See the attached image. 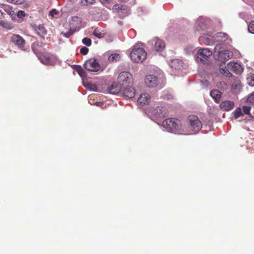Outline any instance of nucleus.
I'll return each instance as SVG.
<instances>
[{
	"label": "nucleus",
	"mask_w": 254,
	"mask_h": 254,
	"mask_svg": "<svg viewBox=\"0 0 254 254\" xmlns=\"http://www.w3.org/2000/svg\"><path fill=\"white\" fill-rule=\"evenodd\" d=\"M117 81L123 87L125 86L132 85L133 78L132 74L127 71L121 72L117 78Z\"/></svg>",
	"instance_id": "nucleus-5"
},
{
	"label": "nucleus",
	"mask_w": 254,
	"mask_h": 254,
	"mask_svg": "<svg viewBox=\"0 0 254 254\" xmlns=\"http://www.w3.org/2000/svg\"><path fill=\"white\" fill-rule=\"evenodd\" d=\"M4 11L11 17L13 21L16 20V15L15 12L12 10L10 6L7 5L4 7Z\"/></svg>",
	"instance_id": "nucleus-24"
},
{
	"label": "nucleus",
	"mask_w": 254,
	"mask_h": 254,
	"mask_svg": "<svg viewBox=\"0 0 254 254\" xmlns=\"http://www.w3.org/2000/svg\"><path fill=\"white\" fill-rule=\"evenodd\" d=\"M220 46H217L215 47L214 56L215 59L217 58L221 62L225 64L226 61L232 57L233 54L228 50L220 51Z\"/></svg>",
	"instance_id": "nucleus-3"
},
{
	"label": "nucleus",
	"mask_w": 254,
	"mask_h": 254,
	"mask_svg": "<svg viewBox=\"0 0 254 254\" xmlns=\"http://www.w3.org/2000/svg\"><path fill=\"white\" fill-rule=\"evenodd\" d=\"M249 84L251 86L254 85V79H253L251 82H249Z\"/></svg>",
	"instance_id": "nucleus-45"
},
{
	"label": "nucleus",
	"mask_w": 254,
	"mask_h": 254,
	"mask_svg": "<svg viewBox=\"0 0 254 254\" xmlns=\"http://www.w3.org/2000/svg\"><path fill=\"white\" fill-rule=\"evenodd\" d=\"M113 10H116L120 16L124 17L128 13V9L126 5L116 4L113 6Z\"/></svg>",
	"instance_id": "nucleus-12"
},
{
	"label": "nucleus",
	"mask_w": 254,
	"mask_h": 254,
	"mask_svg": "<svg viewBox=\"0 0 254 254\" xmlns=\"http://www.w3.org/2000/svg\"><path fill=\"white\" fill-rule=\"evenodd\" d=\"M228 68L234 71L236 74H240L243 71V68L240 64L234 62H230L227 64Z\"/></svg>",
	"instance_id": "nucleus-15"
},
{
	"label": "nucleus",
	"mask_w": 254,
	"mask_h": 254,
	"mask_svg": "<svg viewBox=\"0 0 254 254\" xmlns=\"http://www.w3.org/2000/svg\"><path fill=\"white\" fill-rule=\"evenodd\" d=\"M212 54V52L208 49H200L197 51L195 58L198 62L208 64Z\"/></svg>",
	"instance_id": "nucleus-4"
},
{
	"label": "nucleus",
	"mask_w": 254,
	"mask_h": 254,
	"mask_svg": "<svg viewBox=\"0 0 254 254\" xmlns=\"http://www.w3.org/2000/svg\"><path fill=\"white\" fill-rule=\"evenodd\" d=\"M243 114L244 113H243L241 108H237L234 112V117L235 119H237Z\"/></svg>",
	"instance_id": "nucleus-33"
},
{
	"label": "nucleus",
	"mask_w": 254,
	"mask_h": 254,
	"mask_svg": "<svg viewBox=\"0 0 254 254\" xmlns=\"http://www.w3.org/2000/svg\"><path fill=\"white\" fill-rule=\"evenodd\" d=\"M89 52V49L86 47H82L80 50V53L82 55H86L88 54Z\"/></svg>",
	"instance_id": "nucleus-40"
},
{
	"label": "nucleus",
	"mask_w": 254,
	"mask_h": 254,
	"mask_svg": "<svg viewBox=\"0 0 254 254\" xmlns=\"http://www.w3.org/2000/svg\"><path fill=\"white\" fill-rule=\"evenodd\" d=\"M196 29L199 30V29L204 30L206 28V24L204 23V21L202 19H198L196 22Z\"/></svg>",
	"instance_id": "nucleus-27"
},
{
	"label": "nucleus",
	"mask_w": 254,
	"mask_h": 254,
	"mask_svg": "<svg viewBox=\"0 0 254 254\" xmlns=\"http://www.w3.org/2000/svg\"><path fill=\"white\" fill-rule=\"evenodd\" d=\"M112 0H100L101 2L103 4L109 3Z\"/></svg>",
	"instance_id": "nucleus-44"
},
{
	"label": "nucleus",
	"mask_w": 254,
	"mask_h": 254,
	"mask_svg": "<svg viewBox=\"0 0 254 254\" xmlns=\"http://www.w3.org/2000/svg\"><path fill=\"white\" fill-rule=\"evenodd\" d=\"M144 82L146 86L148 87L154 88L158 86L159 88L161 87V83L162 79L153 74L148 75L145 77Z\"/></svg>",
	"instance_id": "nucleus-7"
},
{
	"label": "nucleus",
	"mask_w": 254,
	"mask_h": 254,
	"mask_svg": "<svg viewBox=\"0 0 254 254\" xmlns=\"http://www.w3.org/2000/svg\"><path fill=\"white\" fill-rule=\"evenodd\" d=\"M149 114L155 118L161 119L166 115V110L165 107L162 106L153 107L148 110Z\"/></svg>",
	"instance_id": "nucleus-9"
},
{
	"label": "nucleus",
	"mask_w": 254,
	"mask_h": 254,
	"mask_svg": "<svg viewBox=\"0 0 254 254\" xmlns=\"http://www.w3.org/2000/svg\"><path fill=\"white\" fill-rule=\"evenodd\" d=\"M162 126L166 129L167 131L175 133L181 129L180 121L176 119H167L162 123Z\"/></svg>",
	"instance_id": "nucleus-2"
},
{
	"label": "nucleus",
	"mask_w": 254,
	"mask_h": 254,
	"mask_svg": "<svg viewBox=\"0 0 254 254\" xmlns=\"http://www.w3.org/2000/svg\"><path fill=\"white\" fill-rule=\"evenodd\" d=\"M124 95L125 97L128 98H132L134 97L135 91L132 85L125 86L123 87L122 90Z\"/></svg>",
	"instance_id": "nucleus-13"
},
{
	"label": "nucleus",
	"mask_w": 254,
	"mask_h": 254,
	"mask_svg": "<svg viewBox=\"0 0 254 254\" xmlns=\"http://www.w3.org/2000/svg\"><path fill=\"white\" fill-rule=\"evenodd\" d=\"M93 35L98 38H103L104 37V34L101 33V32H98V31H97L96 30H95L94 31H93Z\"/></svg>",
	"instance_id": "nucleus-41"
},
{
	"label": "nucleus",
	"mask_w": 254,
	"mask_h": 254,
	"mask_svg": "<svg viewBox=\"0 0 254 254\" xmlns=\"http://www.w3.org/2000/svg\"><path fill=\"white\" fill-rule=\"evenodd\" d=\"M3 18V14L2 11L0 10V26L8 28V24L2 20Z\"/></svg>",
	"instance_id": "nucleus-31"
},
{
	"label": "nucleus",
	"mask_w": 254,
	"mask_h": 254,
	"mask_svg": "<svg viewBox=\"0 0 254 254\" xmlns=\"http://www.w3.org/2000/svg\"><path fill=\"white\" fill-rule=\"evenodd\" d=\"M247 102L254 106V93H252L248 96Z\"/></svg>",
	"instance_id": "nucleus-39"
},
{
	"label": "nucleus",
	"mask_w": 254,
	"mask_h": 254,
	"mask_svg": "<svg viewBox=\"0 0 254 254\" xmlns=\"http://www.w3.org/2000/svg\"><path fill=\"white\" fill-rule=\"evenodd\" d=\"M57 10L56 9H53L50 11L49 15L53 17L54 15L57 14Z\"/></svg>",
	"instance_id": "nucleus-43"
},
{
	"label": "nucleus",
	"mask_w": 254,
	"mask_h": 254,
	"mask_svg": "<svg viewBox=\"0 0 254 254\" xmlns=\"http://www.w3.org/2000/svg\"><path fill=\"white\" fill-rule=\"evenodd\" d=\"M11 42L18 49L26 51L24 48L26 44L25 40L18 34H13L11 37Z\"/></svg>",
	"instance_id": "nucleus-10"
},
{
	"label": "nucleus",
	"mask_w": 254,
	"mask_h": 254,
	"mask_svg": "<svg viewBox=\"0 0 254 254\" xmlns=\"http://www.w3.org/2000/svg\"><path fill=\"white\" fill-rule=\"evenodd\" d=\"M96 0H81L80 3L82 6H88L95 3Z\"/></svg>",
	"instance_id": "nucleus-32"
},
{
	"label": "nucleus",
	"mask_w": 254,
	"mask_h": 254,
	"mask_svg": "<svg viewBox=\"0 0 254 254\" xmlns=\"http://www.w3.org/2000/svg\"><path fill=\"white\" fill-rule=\"evenodd\" d=\"M122 88L121 85L117 82V83H113L112 85L109 86L107 90L109 93L116 95L122 91Z\"/></svg>",
	"instance_id": "nucleus-14"
},
{
	"label": "nucleus",
	"mask_w": 254,
	"mask_h": 254,
	"mask_svg": "<svg viewBox=\"0 0 254 254\" xmlns=\"http://www.w3.org/2000/svg\"><path fill=\"white\" fill-rule=\"evenodd\" d=\"M82 43L86 46H90L91 45L92 41L90 38L87 37L84 38L82 40Z\"/></svg>",
	"instance_id": "nucleus-35"
},
{
	"label": "nucleus",
	"mask_w": 254,
	"mask_h": 254,
	"mask_svg": "<svg viewBox=\"0 0 254 254\" xmlns=\"http://www.w3.org/2000/svg\"><path fill=\"white\" fill-rule=\"evenodd\" d=\"M40 62L46 65H53L55 63L54 57L49 53L42 54L37 55Z\"/></svg>",
	"instance_id": "nucleus-11"
},
{
	"label": "nucleus",
	"mask_w": 254,
	"mask_h": 254,
	"mask_svg": "<svg viewBox=\"0 0 254 254\" xmlns=\"http://www.w3.org/2000/svg\"><path fill=\"white\" fill-rule=\"evenodd\" d=\"M251 107L248 106H243L242 107V111L244 114L248 115L252 119H254V117L252 116V115L250 113Z\"/></svg>",
	"instance_id": "nucleus-29"
},
{
	"label": "nucleus",
	"mask_w": 254,
	"mask_h": 254,
	"mask_svg": "<svg viewBox=\"0 0 254 254\" xmlns=\"http://www.w3.org/2000/svg\"><path fill=\"white\" fill-rule=\"evenodd\" d=\"M46 45V43L43 42L36 41L34 42L31 46V48L35 54L39 55L40 53L39 48H43Z\"/></svg>",
	"instance_id": "nucleus-17"
},
{
	"label": "nucleus",
	"mask_w": 254,
	"mask_h": 254,
	"mask_svg": "<svg viewBox=\"0 0 254 254\" xmlns=\"http://www.w3.org/2000/svg\"><path fill=\"white\" fill-rule=\"evenodd\" d=\"M183 62L179 59H174L169 64L170 67L176 70L181 69L183 67Z\"/></svg>",
	"instance_id": "nucleus-21"
},
{
	"label": "nucleus",
	"mask_w": 254,
	"mask_h": 254,
	"mask_svg": "<svg viewBox=\"0 0 254 254\" xmlns=\"http://www.w3.org/2000/svg\"><path fill=\"white\" fill-rule=\"evenodd\" d=\"M162 97L163 99H166V100H172L174 98L173 95H172L170 93H164L162 95Z\"/></svg>",
	"instance_id": "nucleus-38"
},
{
	"label": "nucleus",
	"mask_w": 254,
	"mask_h": 254,
	"mask_svg": "<svg viewBox=\"0 0 254 254\" xmlns=\"http://www.w3.org/2000/svg\"><path fill=\"white\" fill-rule=\"evenodd\" d=\"M96 103L98 105H99L100 104H101V103L100 102H97Z\"/></svg>",
	"instance_id": "nucleus-46"
},
{
	"label": "nucleus",
	"mask_w": 254,
	"mask_h": 254,
	"mask_svg": "<svg viewBox=\"0 0 254 254\" xmlns=\"http://www.w3.org/2000/svg\"><path fill=\"white\" fill-rule=\"evenodd\" d=\"M16 16L18 18H23L25 15V13L24 11L19 10L18 11L17 14H16Z\"/></svg>",
	"instance_id": "nucleus-42"
},
{
	"label": "nucleus",
	"mask_w": 254,
	"mask_h": 254,
	"mask_svg": "<svg viewBox=\"0 0 254 254\" xmlns=\"http://www.w3.org/2000/svg\"><path fill=\"white\" fill-rule=\"evenodd\" d=\"M190 128L194 132H197L202 127V124L198 117L194 115H190L188 118Z\"/></svg>",
	"instance_id": "nucleus-8"
},
{
	"label": "nucleus",
	"mask_w": 254,
	"mask_h": 254,
	"mask_svg": "<svg viewBox=\"0 0 254 254\" xmlns=\"http://www.w3.org/2000/svg\"><path fill=\"white\" fill-rule=\"evenodd\" d=\"M234 106V103L233 101L225 100L223 101L220 104V108L224 111H230Z\"/></svg>",
	"instance_id": "nucleus-19"
},
{
	"label": "nucleus",
	"mask_w": 254,
	"mask_h": 254,
	"mask_svg": "<svg viewBox=\"0 0 254 254\" xmlns=\"http://www.w3.org/2000/svg\"><path fill=\"white\" fill-rule=\"evenodd\" d=\"M35 30L36 33L41 36L43 39H44L45 36L47 34V30L43 25H39L35 26Z\"/></svg>",
	"instance_id": "nucleus-23"
},
{
	"label": "nucleus",
	"mask_w": 254,
	"mask_h": 254,
	"mask_svg": "<svg viewBox=\"0 0 254 254\" xmlns=\"http://www.w3.org/2000/svg\"><path fill=\"white\" fill-rule=\"evenodd\" d=\"M150 101V96L149 94L145 93L141 94L138 98L137 103L140 106H144Z\"/></svg>",
	"instance_id": "nucleus-16"
},
{
	"label": "nucleus",
	"mask_w": 254,
	"mask_h": 254,
	"mask_svg": "<svg viewBox=\"0 0 254 254\" xmlns=\"http://www.w3.org/2000/svg\"><path fill=\"white\" fill-rule=\"evenodd\" d=\"M121 59V56L119 54H113L109 56L108 60L111 63H115L119 61Z\"/></svg>",
	"instance_id": "nucleus-26"
},
{
	"label": "nucleus",
	"mask_w": 254,
	"mask_h": 254,
	"mask_svg": "<svg viewBox=\"0 0 254 254\" xmlns=\"http://www.w3.org/2000/svg\"><path fill=\"white\" fill-rule=\"evenodd\" d=\"M76 71L81 77H87V75L86 72L83 69V68L81 66L78 65L76 68Z\"/></svg>",
	"instance_id": "nucleus-28"
},
{
	"label": "nucleus",
	"mask_w": 254,
	"mask_h": 254,
	"mask_svg": "<svg viewBox=\"0 0 254 254\" xmlns=\"http://www.w3.org/2000/svg\"><path fill=\"white\" fill-rule=\"evenodd\" d=\"M228 35L223 32H219L216 34V40L218 41L224 42L228 39Z\"/></svg>",
	"instance_id": "nucleus-25"
},
{
	"label": "nucleus",
	"mask_w": 254,
	"mask_h": 254,
	"mask_svg": "<svg viewBox=\"0 0 254 254\" xmlns=\"http://www.w3.org/2000/svg\"><path fill=\"white\" fill-rule=\"evenodd\" d=\"M153 41L154 43V45L156 51H162L164 50L165 47V44L164 41L157 38H155Z\"/></svg>",
	"instance_id": "nucleus-20"
},
{
	"label": "nucleus",
	"mask_w": 254,
	"mask_h": 254,
	"mask_svg": "<svg viewBox=\"0 0 254 254\" xmlns=\"http://www.w3.org/2000/svg\"><path fill=\"white\" fill-rule=\"evenodd\" d=\"M220 71L222 74L228 77H230L232 75V73L226 68H221Z\"/></svg>",
	"instance_id": "nucleus-34"
},
{
	"label": "nucleus",
	"mask_w": 254,
	"mask_h": 254,
	"mask_svg": "<svg viewBox=\"0 0 254 254\" xmlns=\"http://www.w3.org/2000/svg\"><path fill=\"white\" fill-rule=\"evenodd\" d=\"M248 31L250 33L254 34V21H251L248 25Z\"/></svg>",
	"instance_id": "nucleus-37"
},
{
	"label": "nucleus",
	"mask_w": 254,
	"mask_h": 254,
	"mask_svg": "<svg viewBox=\"0 0 254 254\" xmlns=\"http://www.w3.org/2000/svg\"><path fill=\"white\" fill-rule=\"evenodd\" d=\"M81 18L80 17L73 16L72 17L70 25L72 27V29H77V31H78L81 27Z\"/></svg>",
	"instance_id": "nucleus-18"
},
{
	"label": "nucleus",
	"mask_w": 254,
	"mask_h": 254,
	"mask_svg": "<svg viewBox=\"0 0 254 254\" xmlns=\"http://www.w3.org/2000/svg\"><path fill=\"white\" fill-rule=\"evenodd\" d=\"M84 67L86 70L92 72L102 71L103 70L99 63L94 58L87 60L84 64Z\"/></svg>",
	"instance_id": "nucleus-6"
},
{
	"label": "nucleus",
	"mask_w": 254,
	"mask_h": 254,
	"mask_svg": "<svg viewBox=\"0 0 254 254\" xmlns=\"http://www.w3.org/2000/svg\"><path fill=\"white\" fill-rule=\"evenodd\" d=\"M147 54L140 44H135L130 53L131 59L136 63H142L146 58Z\"/></svg>",
	"instance_id": "nucleus-1"
},
{
	"label": "nucleus",
	"mask_w": 254,
	"mask_h": 254,
	"mask_svg": "<svg viewBox=\"0 0 254 254\" xmlns=\"http://www.w3.org/2000/svg\"><path fill=\"white\" fill-rule=\"evenodd\" d=\"M7 2L19 5L24 3L25 0H6Z\"/></svg>",
	"instance_id": "nucleus-36"
},
{
	"label": "nucleus",
	"mask_w": 254,
	"mask_h": 254,
	"mask_svg": "<svg viewBox=\"0 0 254 254\" xmlns=\"http://www.w3.org/2000/svg\"><path fill=\"white\" fill-rule=\"evenodd\" d=\"M210 95L216 103L220 102L221 93L219 90L217 89L212 90L211 91Z\"/></svg>",
	"instance_id": "nucleus-22"
},
{
	"label": "nucleus",
	"mask_w": 254,
	"mask_h": 254,
	"mask_svg": "<svg viewBox=\"0 0 254 254\" xmlns=\"http://www.w3.org/2000/svg\"><path fill=\"white\" fill-rule=\"evenodd\" d=\"M77 31V29H73L72 28L70 27L68 31L65 33L62 32L61 34H62L65 38H69L71 35H72Z\"/></svg>",
	"instance_id": "nucleus-30"
}]
</instances>
